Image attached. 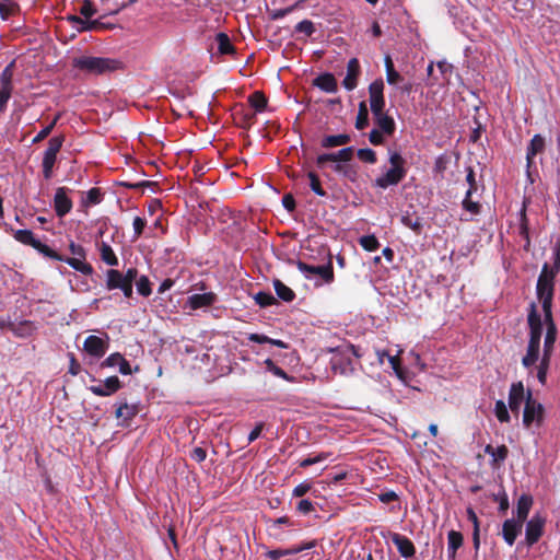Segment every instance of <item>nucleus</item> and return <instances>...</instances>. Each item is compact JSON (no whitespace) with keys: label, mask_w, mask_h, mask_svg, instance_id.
Masks as SVG:
<instances>
[{"label":"nucleus","mask_w":560,"mask_h":560,"mask_svg":"<svg viewBox=\"0 0 560 560\" xmlns=\"http://www.w3.org/2000/svg\"><path fill=\"white\" fill-rule=\"evenodd\" d=\"M71 65L85 75H102L122 68V62L117 59L94 56L74 57Z\"/></svg>","instance_id":"obj_1"},{"label":"nucleus","mask_w":560,"mask_h":560,"mask_svg":"<svg viewBox=\"0 0 560 560\" xmlns=\"http://www.w3.org/2000/svg\"><path fill=\"white\" fill-rule=\"evenodd\" d=\"M555 277L556 271H549V265L546 262L541 268L536 285V293L541 301L544 317H550V312H552Z\"/></svg>","instance_id":"obj_2"},{"label":"nucleus","mask_w":560,"mask_h":560,"mask_svg":"<svg viewBox=\"0 0 560 560\" xmlns=\"http://www.w3.org/2000/svg\"><path fill=\"white\" fill-rule=\"evenodd\" d=\"M390 168L374 180V185L382 189L399 184L406 176V161L399 152H389Z\"/></svg>","instance_id":"obj_3"},{"label":"nucleus","mask_w":560,"mask_h":560,"mask_svg":"<svg viewBox=\"0 0 560 560\" xmlns=\"http://www.w3.org/2000/svg\"><path fill=\"white\" fill-rule=\"evenodd\" d=\"M334 354L330 359V366L334 374L343 376L351 375L354 372L352 357L360 358L358 349L353 345H349L343 349L332 350Z\"/></svg>","instance_id":"obj_4"},{"label":"nucleus","mask_w":560,"mask_h":560,"mask_svg":"<svg viewBox=\"0 0 560 560\" xmlns=\"http://www.w3.org/2000/svg\"><path fill=\"white\" fill-rule=\"evenodd\" d=\"M296 267L307 279H312L313 277L318 276L326 283H330L334 280L331 257L328 258L327 264L322 266L307 265L301 260H298Z\"/></svg>","instance_id":"obj_5"},{"label":"nucleus","mask_w":560,"mask_h":560,"mask_svg":"<svg viewBox=\"0 0 560 560\" xmlns=\"http://www.w3.org/2000/svg\"><path fill=\"white\" fill-rule=\"evenodd\" d=\"M63 138L54 137L48 141V147L44 152L43 156V174L46 179H49L52 175V168L57 159V154L62 147Z\"/></svg>","instance_id":"obj_6"},{"label":"nucleus","mask_w":560,"mask_h":560,"mask_svg":"<svg viewBox=\"0 0 560 560\" xmlns=\"http://www.w3.org/2000/svg\"><path fill=\"white\" fill-rule=\"evenodd\" d=\"M13 70L14 61H11L0 74V113H3L7 108V104L12 95L13 91Z\"/></svg>","instance_id":"obj_7"},{"label":"nucleus","mask_w":560,"mask_h":560,"mask_svg":"<svg viewBox=\"0 0 560 560\" xmlns=\"http://www.w3.org/2000/svg\"><path fill=\"white\" fill-rule=\"evenodd\" d=\"M544 407L540 402L533 399L532 392L528 390L526 394L525 408L523 412V423L525 427H530L534 421L538 423L542 419Z\"/></svg>","instance_id":"obj_8"},{"label":"nucleus","mask_w":560,"mask_h":560,"mask_svg":"<svg viewBox=\"0 0 560 560\" xmlns=\"http://www.w3.org/2000/svg\"><path fill=\"white\" fill-rule=\"evenodd\" d=\"M546 518L540 514H535L529 521L526 522L525 541L527 546L536 544L544 534Z\"/></svg>","instance_id":"obj_9"},{"label":"nucleus","mask_w":560,"mask_h":560,"mask_svg":"<svg viewBox=\"0 0 560 560\" xmlns=\"http://www.w3.org/2000/svg\"><path fill=\"white\" fill-rule=\"evenodd\" d=\"M384 83L382 80H375L369 86L370 106L373 116L384 113L385 101L383 96Z\"/></svg>","instance_id":"obj_10"},{"label":"nucleus","mask_w":560,"mask_h":560,"mask_svg":"<svg viewBox=\"0 0 560 560\" xmlns=\"http://www.w3.org/2000/svg\"><path fill=\"white\" fill-rule=\"evenodd\" d=\"M527 324L529 327V340L540 342L542 336V319L535 303H530L529 305Z\"/></svg>","instance_id":"obj_11"},{"label":"nucleus","mask_w":560,"mask_h":560,"mask_svg":"<svg viewBox=\"0 0 560 560\" xmlns=\"http://www.w3.org/2000/svg\"><path fill=\"white\" fill-rule=\"evenodd\" d=\"M108 348V338L103 339L101 337L91 335L89 336L83 343V350L95 358L103 357Z\"/></svg>","instance_id":"obj_12"},{"label":"nucleus","mask_w":560,"mask_h":560,"mask_svg":"<svg viewBox=\"0 0 560 560\" xmlns=\"http://www.w3.org/2000/svg\"><path fill=\"white\" fill-rule=\"evenodd\" d=\"M524 401H526V395L523 383H513L509 393V408L512 412L518 415Z\"/></svg>","instance_id":"obj_13"},{"label":"nucleus","mask_w":560,"mask_h":560,"mask_svg":"<svg viewBox=\"0 0 560 560\" xmlns=\"http://www.w3.org/2000/svg\"><path fill=\"white\" fill-rule=\"evenodd\" d=\"M67 191H68L67 188L59 187V188H57L55 197H54V208H55L56 214L59 218L65 217L72 209V201L67 196Z\"/></svg>","instance_id":"obj_14"},{"label":"nucleus","mask_w":560,"mask_h":560,"mask_svg":"<svg viewBox=\"0 0 560 560\" xmlns=\"http://www.w3.org/2000/svg\"><path fill=\"white\" fill-rule=\"evenodd\" d=\"M523 523L514 517L505 520L502 525V537L509 546H513L517 536L521 534Z\"/></svg>","instance_id":"obj_15"},{"label":"nucleus","mask_w":560,"mask_h":560,"mask_svg":"<svg viewBox=\"0 0 560 560\" xmlns=\"http://www.w3.org/2000/svg\"><path fill=\"white\" fill-rule=\"evenodd\" d=\"M353 156V148L348 147L336 153H324L317 156V166L323 167L326 162H349Z\"/></svg>","instance_id":"obj_16"},{"label":"nucleus","mask_w":560,"mask_h":560,"mask_svg":"<svg viewBox=\"0 0 560 560\" xmlns=\"http://www.w3.org/2000/svg\"><path fill=\"white\" fill-rule=\"evenodd\" d=\"M120 388V381L117 376H110L103 384L91 386L89 389L96 396H110Z\"/></svg>","instance_id":"obj_17"},{"label":"nucleus","mask_w":560,"mask_h":560,"mask_svg":"<svg viewBox=\"0 0 560 560\" xmlns=\"http://www.w3.org/2000/svg\"><path fill=\"white\" fill-rule=\"evenodd\" d=\"M360 73V65L357 58H351L347 65V74L342 81L346 90L352 91L358 85V75Z\"/></svg>","instance_id":"obj_18"},{"label":"nucleus","mask_w":560,"mask_h":560,"mask_svg":"<svg viewBox=\"0 0 560 560\" xmlns=\"http://www.w3.org/2000/svg\"><path fill=\"white\" fill-rule=\"evenodd\" d=\"M544 320L547 326V332L545 336L544 353L542 354H546V357H551L553 346L556 342V338H557V327L552 319V312H550V317H545Z\"/></svg>","instance_id":"obj_19"},{"label":"nucleus","mask_w":560,"mask_h":560,"mask_svg":"<svg viewBox=\"0 0 560 560\" xmlns=\"http://www.w3.org/2000/svg\"><path fill=\"white\" fill-rule=\"evenodd\" d=\"M392 541L397 547L398 552L401 555V557L411 558L415 556L416 548L408 537L395 533L392 535Z\"/></svg>","instance_id":"obj_20"},{"label":"nucleus","mask_w":560,"mask_h":560,"mask_svg":"<svg viewBox=\"0 0 560 560\" xmlns=\"http://www.w3.org/2000/svg\"><path fill=\"white\" fill-rule=\"evenodd\" d=\"M540 342L528 340L525 355L522 358V364L525 369L530 370L539 360Z\"/></svg>","instance_id":"obj_21"},{"label":"nucleus","mask_w":560,"mask_h":560,"mask_svg":"<svg viewBox=\"0 0 560 560\" xmlns=\"http://www.w3.org/2000/svg\"><path fill=\"white\" fill-rule=\"evenodd\" d=\"M545 150V139L540 135H535L533 139L530 140L527 152H526V162H527V168H530L534 164V158L542 153Z\"/></svg>","instance_id":"obj_22"},{"label":"nucleus","mask_w":560,"mask_h":560,"mask_svg":"<svg viewBox=\"0 0 560 560\" xmlns=\"http://www.w3.org/2000/svg\"><path fill=\"white\" fill-rule=\"evenodd\" d=\"M315 546V541H310L288 549H276L267 552V557L270 560H280L284 556H293L301 551L311 549Z\"/></svg>","instance_id":"obj_23"},{"label":"nucleus","mask_w":560,"mask_h":560,"mask_svg":"<svg viewBox=\"0 0 560 560\" xmlns=\"http://www.w3.org/2000/svg\"><path fill=\"white\" fill-rule=\"evenodd\" d=\"M217 300V296L212 292L208 293H196L188 298L187 304L191 310H198L201 307L210 306L212 305Z\"/></svg>","instance_id":"obj_24"},{"label":"nucleus","mask_w":560,"mask_h":560,"mask_svg":"<svg viewBox=\"0 0 560 560\" xmlns=\"http://www.w3.org/2000/svg\"><path fill=\"white\" fill-rule=\"evenodd\" d=\"M485 453L491 456V466L493 468H498L506 459L509 450L505 445L493 447L492 445L488 444L485 447Z\"/></svg>","instance_id":"obj_25"},{"label":"nucleus","mask_w":560,"mask_h":560,"mask_svg":"<svg viewBox=\"0 0 560 560\" xmlns=\"http://www.w3.org/2000/svg\"><path fill=\"white\" fill-rule=\"evenodd\" d=\"M102 365L110 368L118 366L119 372L124 375H129L132 373L129 362L118 352L110 354L107 359H105Z\"/></svg>","instance_id":"obj_26"},{"label":"nucleus","mask_w":560,"mask_h":560,"mask_svg":"<svg viewBox=\"0 0 560 560\" xmlns=\"http://www.w3.org/2000/svg\"><path fill=\"white\" fill-rule=\"evenodd\" d=\"M532 505L533 497L530 494H522L517 500L516 517L514 518L524 524V522L527 520Z\"/></svg>","instance_id":"obj_27"},{"label":"nucleus","mask_w":560,"mask_h":560,"mask_svg":"<svg viewBox=\"0 0 560 560\" xmlns=\"http://www.w3.org/2000/svg\"><path fill=\"white\" fill-rule=\"evenodd\" d=\"M463 535L456 530H450L447 534V559L455 560L457 550L463 546Z\"/></svg>","instance_id":"obj_28"},{"label":"nucleus","mask_w":560,"mask_h":560,"mask_svg":"<svg viewBox=\"0 0 560 560\" xmlns=\"http://www.w3.org/2000/svg\"><path fill=\"white\" fill-rule=\"evenodd\" d=\"M314 85L327 93L337 92V81L331 73H324L314 80Z\"/></svg>","instance_id":"obj_29"},{"label":"nucleus","mask_w":560,"mask_h":560,"mask_svg":"<svg viewBox=\"0 0 560 560\" xmlns=\"http://www.w3.org/2000/svg\"><path fill=\"white\" fill-rule=\"evenodd\" d=\"M127 283L124 273L116 269L106 271V288L108 290L121 289Z\"/></svg>","instance_id":"obj_30"},{"label":"nucleus","mask_w":560,"mask_h":560,"mask_svg":"<svg viewBox=\"0 0 560 560\" xmlns=\"http://www.w3.org/2000/svg\"><path fill=\"white\" fill-rule=\"evenodd\" d=\"M138 413L137 405H129L127 402L120 404L115 412V416L118 420H122V422H128Z\"/></svg>","instance_id":"obj_31"},{"label":"nucleus","mask_w":560,"mask_h":560,"mask_svg":"<svg viewBox=\"0 0 560 560\" xmlns=\"http://www.w3.org/2000/svg\"><path fill=\"white\" fill-rule=\"evenodd\" d=\"M375 124L377 125L378 129L386 135H392L395 131V121L394 119L386 115L385 113L381 115L374 116Z\"/></svg>","instance_id":"obj_32"},{"label":"nucleus","mask_w":560,"mask_h":560,"mask_svg":"<svg viewBox=\"0 0 560 560\" xmlns=\"http://www.w3.org/2000/svg\"><path fill=\"white\" fill-rule=\"evenodd\" d=\"M69 266H71L74 270L80 271L83 275H91L93 272V268L90 264L85 262V258H79V257H68L63 260Z\"/></svg>","instance_id":"obj_33"},{"label":"nucleus","mask_w":560,"mask_h":560,"mask_svg":"<svg viewBox=\"0 0 560 560\" xmlns=\"http://www.w3.org/2000/svg\"><path fill=\"white\" fill-rule=\"evenodd\" d=\"M273 288L278 298L283 300L284 302H291L294 300L295 293L293 292V290L285 285L279 279L273 280Z\"/></svg>","instance_id":"obj_34"},{"label":"nucleus","mask_w":560,"mask_h":560,"mask_svg":"<svg viewBox=\"0 0 560 560\" xmlns=\"http://www.w3.org/2000/svg\"><path fill=\"white\" fill-rule=\"evenodd\" d=\"M351 140L349 135L341 133V135H332V136H326L322 140V145L324 148H335L339 145H345L349 143Z\"/></svg>","instance_id":"obj_35"},{"label":"nucleus","mask_w":560,"mask_h":560,"mask_svg":"<svg viewBox=\"0 0 560 560\" xmlns=\"http://www.w3.org/2000/svg\"><path fill=\"white\" fill-rule=\"evenodd\" d=\"M100 255L102 260L108 265V266H117L118 265V258L116 257L114 250L112 249L110 245L106 242H102L100 244Z\"/></svg>","instance_id":"obj_36"},{"label":"nucleus","mask_w":560,"mask_h":560,"mask_svg":"<svg viewBox=\"0 0 560 560\" xmlns=\"http://www.w3.org/2000/svg\"><path fill=\"white\" fill-rule=\"evenodd\" d=\"M385 68H386V80L388 84L396 85L402 82V77L397 72L394 68L393 60L389 56L385 57Z\"/></svg>","instance_id":"obj_37"},{"label":"nucleus","mask_w":560,"mask_h":560,"mask_svg":"<svg viewBox=\"0 0 560 560\" xmlns=\"http://www.w3.org/2000/svg\"><path fill=\"white\" fill-rule=\"evenodd\" d=\"M218 44V50L222 55H229L234 52V46L232 45L230 37L225 33H219L215 36Z\"/></svg>","instance_id":"obj_38"},{"label":"nucleus","mask_w":560,"mask_h":560,"mask_svg":"<svg viewBox=\"0 0 560 560\" xmlns=\"http://www.w3.org/2000/svg\"><path fill=\"white\" fill-rule=\"evenodd\" d=\"M332 170L352 182L357 178V171L346 162H336L332 166Z\"/></svg>","instance_id":"obj_39"},{"label":"nucleus","mask_w":560,"mask_h":560,"mask_svg":"<svg viewBox=\"0 0 560 560\" xmlns=\"http://www.w3.org/2000/svg\"><path fill=\"white\" fill-rule=\"evenodd\" d=\"M13 237L25 245H30L34 247V244L37 240L34 237V234L30 230H15L13 231Z\"/></svg>","instance_id":"obj_40"},{"label":"nucleus","mask_w":560,"mask_h":560,"mask_svg":"<svg viewBox=\"0 0 560 560\" xmlns=\"http://www.w3.org/2000/svg\"><path fill=\"white\" fill-rule=\"evenodd\" d=\"M69 20L74 24L79 32L95 30L100 23L97 21H84L79 16L71 15Z\"/></svg>","instance_id":"obj_41"},{"label":"nucleus","mask_w":560,"mask_h":560,"mask_svg":"<svg viewBox=\"0 0 560 560\" xmlns=\"http://www.w3.org/2000/svg\"><path fill=\"white\" fill-rule=\"evenodd\" d=\"M550 359L551 357H546V354H542L537 366V378L539 383L542 385H545L547 381V373L550 365Z\"/></svg>","instance_id":"obj_42"},{"label":"nucleus","mask_w":560,"mask_h":560,"mask_svg":"<svg viewBox=\"0 0 560 560\" xmlns=\"http://www.w3.org/2000/svg\"><path fill=\"white\" fill-rule=\"evenodd\" d=\"M369 125V110L365 102L359 104V112L355 120V128L359 130L364 129Z\"/></svg>","instance_id":"obj_43"},{"label":"nucleus","mask_w":560,"mask_h":560,"mask_svg":"<svg viewBox=\"0 0 560 560\" xmlns=\"http://www.w3.org/2000/svg\"><path fill=\"white\" fill-rule=\"evenodd\" d=\"M493 501L499 503V511L505 513L510 506L508 494L503 487H500L497 493L492 494Z\"/></svg>","instance_id":"obj_44"},{"label":"nucleus","mask_w":560,"mask_h":560,"mask_svg":"<svg viewBox=\"0 0 560 560\" xmlns=\"http://www.w3.org/2000/svg\"><path fill=\"white\" fill-rule=\"evenodd\" d=\"M18 11V4L12 0H0V14L3 20L13 15Z\"/></svg>","instance_id":"obj_45"},{"label":"nucleus","mask_w":560,"mask_h":560,"mask_svg":"<svg viewBox=\"0 0 560 560\" xmlns=\"http://www.w3.org/2000/svg\"><path fill=\"white\" fill-rule=\"evenodd\" d=\"M36 250H38L44 256L55 259V260H63V257L52 250L49 246L43 244L40 241L37 240V242L34 244V247Z\"/></svg>","instance_id":"obj_46"},{"label":"nucleus","mask_w":560,"mask_h":560,"mask_svg":"<svg viewBox=\"0 0 560 560\" xmlns=\"http://www.w3.org/2000/svg\"><path fill=\"white\" fill-rule=\"evenodd\" d=\"M472 192L466 191L465 198L462 202L463 208L471 214H478L480 212V203L471 200Z\"/></svg>","instance_id":"obj_47"},{"label":"nucleus","mask_w":560,"mask_h":560,"mask_svg":"<svg viewBox=\"0 0 560 560\" xmlns=\"http://www.w3.org/2000/svg\"><path fill=\"white\" fill-rule=\"evenodd\" d=\"M249 103L257 112H262L267 106V98L261 92H255L249 96Z\"/></svg>","instance_id":"obj_48"},{"label":"nucleus","mask_w":560,"mask_h":560,"mask_svg":"<svg viewBox=\"0 0 560 560\" xmlns=\"http://www.w3.org/2000/svg\"><path fill=\"white\" fill-rule=\"evenodd\" d=\"M359 243L368 252H374L380 246L378 241L374 235H364L360 238Z\"/></svg>","instance_id":"obj_49"},{"label":"nucleus","mask_w":560,"mask_h":560,"mask_svg":"<svg viewBox=\"0 0 560 560\" xmlns=\"http://www.w3.org/2000/svg\"><path fill=\"white\" fill-rule=\"evenodd\" d=\"M494 413L500 422H509L510 421V415L508 411V407L503 400H498L495 402Z\"/></svg>","instance_id":"obj_50"},{"label":"nucleus","mask_w":560,"mask_h":560,"mask_svg":"<svg viewBox=\"0 0 560 560\" xmlns=\"http://www.w3.org/2000/svg\"><path fill=\"white\" fill-rule=\"evenodd\" d=\"M137 291L143 296H149L152 292L151 283L147 276H141L136 281Z\"/></svg>","instance_id":"obj_51"},{"label":"nucleus","mask_w":560,"mask_h":560,"mask_svg":"<svg viewBox=\"0 0 560 560\" xmlns=\"http://www.w3.org/2000/svg\"><path fill=\"white\" fill-rule=\"evenodd\" d=\"M255 301L261 307L270 306L277 303V300L272 294L262 291L255 295Z\"/></svg>","instance_id":"obj_52"},{"label":"nucleus","mask_w":560,"mask_h":560,"mask_svg":"<svg viewBox=\"0 0 560 560\" xmlns=\"http://www.w3.org/2000/svg\"><path fill=\"white\" fill-rule=\"evenodd\" d=\"M265 364L267 366V370L269 372H271L273 375L278 376V377H281L283 380H287V381H290L291 378L289 377V375L287 374L285 371H283L281 368H279L278 365H276L273 363V361L271 359H267L265 361Z\"/></svg>","instance_id":"obj_53"},{"label":"nucleus","mask_w":560,"mask_h":560,"mask_svg":"<svg viewBox=\"0 0 560 560\" xmlns=\"http://www.w3.org/2000/svg\"><path fill=\"white\" fill-rule=\"evenodd\" d=\"M310 178V187L311 189L318 196L324 197L326 196V191L322 188L319 178L316 174L310 172L308 173Z\"/></svg>","instance_id":"obj_54"},{"label":"nucleus","mask_w":560,"mask_h":560,"mask_svg":"<svg viewBox=\"0 0 560 560\" xmlns=\"http://www.w3.org/2000/svg\"><path fill=\"white\" fill-rule=\"evenodd\" d=\"M357 154L358 158L365 163L374 164L376 162V154L372 149H359Z\"/></svg>","instance_id":"obj_55"},{"label":"nucleus","mask_w":560,"mask_h":560,"mask_svg":"<svg viewBox=\"0 0 560 560\" xmlns=\"http://www.w3.org/2000/svg\"><path fill=\"white\" fill-rule=\"evenodd\" d=\"M295 31L299 33H304L307 36H311L315 32V27L312 21L303 20L296 24Z\"/></svg>","instance_id":"obj_56"},{"label":"nucleus","mask_w":560,"mask_h":560,"mask_svg":"<svg viewBox=\"0 0 560 560\" xmlns=\"http://www.w3.org/2000/svg\"><path fill=\"white\" fill-rule=\"evenodd\" d=\"M401 222H402L404 225H406L407 228H410L411 230H413L417 233H420V231L422 229V223H421V220L419 218L413 220L409 215H404L401 218Z\"/></svg>","instance_id":"obj_57"},{"label":"nucleus","mask_w":560,"mask_h":560,"mask_svg":"<svg viewBox=\"0 0 560 560\" xmlns=\"http://www.w3.org/2000/svg\"><path fill=\"white\" fill-rule=\"evenodd\" d=\"M59 117H60V115H57L47 127H45L43 130H40V132L33 139V143H37V142L44 140L45 138H47L49 136V133L51 132L52 128L55 127L56 122L58 121Z\"/></svg>","instance_id":"obj_58"},{"label":"nucleus","mask_w":560,"mask_h":560,"mask_svg":"<svg viewBox=\"0 0 560 560\" xmlns=\"http://www.w3.org/2000/svg\"><path fill=\"white\" fill-rule=\"evenodd\" d=\"M95 12L96 10L94 8L93 2L90 0H84L80 8V13L85 18H91L95 14Z\"/></svg>","instance_id":"obj_59"},{"label":"nucleus","mask_w":560,"mask_h":560,"mask_svg":"<svg viewBox=\"0 0 560 560\" xmlns=\"http://www.w3.org/2000/svg\"><path fill=\"white\" fill-rule=\"evenodd\" d=\"M101 202V192L97 188H92L86 194L85 203L96 205Z\"/></svg>","instance_id":"obj_60"},{"label":"nucleus","mask_w":560,"mask_h":560,"mask_svg":"<svg viewBox=\"0 0 560 560\" xmlns=\"http://www.w3.org/2000/svg\"><path fill=\"white\" fill-rule=\"evenodd\" d=\"M326 457H327V454H325V453L318 454L317 456H314V457H307L300 462V467H308L311 465L320 463L324 459H326Z\"/></svg>","instance_id":"obj_61"},{"label":"nucleus","mask_w":560,"mask_h":560,"mask_svg":"<svg viewBox=\"0 0 560 560\" xmlns=\"http://www.w3.org/2000/svg\"><path fill=\"white\" fill-rule=\"evenodd\" d=\"M69 250L72 254V257L85 258L86 252L83 246L75 244L73 242L69 245Z\"/></svg>","instance_id":"obj_62"},{"label":"nucleus","mask_w":560,"mask_h":560,"mask_svg":"<svg viewBox=\"0 0 560 560\" xmlns=\"http://www.w3.org/2000/svg\"><path fill=\"white\" fill-rule=\"evenodd\" d=\"M298 511L302 514H308L314 511V505L310 500H301L296 506Z\"/></svg>","instance_id":"obj_63"},{"label":"nucleus","mask_w":560,"mask_h":560,"mask_svg":"<svg viewBox=\"0 0 560 560\" xmlns=\"http://www.w3.org/2000/svg\"><path fill=\"white\" fill-rule=\"evenodd\" d=\"M132 225L136 237H139L142 234L143 229L145 226V220L140 217H136L133 219Z\"/></svg>","instance_id":"obj_64"}]
</instances>
